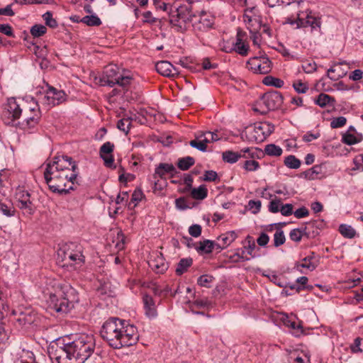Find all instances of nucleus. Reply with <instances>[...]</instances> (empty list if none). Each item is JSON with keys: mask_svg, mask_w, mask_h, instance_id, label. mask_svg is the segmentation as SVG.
Here are the masks:
<instances>
[{"mask_svg": "<svg viewBox=\"0 0 363 363\" xmlns=\"http://www.w3.org/2000/svg\"><path fill=\"white\" fill-rule=\"evenodd\" d=\"M94 348V336L82 333L72 341L67 337L57 339L48 347V354L57 363H84Z\"/></svg>", "mask_w": 363, "mask_h": 363, "instance_id": "f257e3e1", "label": "nucleus"}, {"mask_svg": "<svg viewBox=\"0 0 363 363\" xmlns=\"http://www.w3.org/2000/svg\"><path fill=\"white\" fill-rule=\"evenodd\" d=\"M101 337L113 349L130 347L137 343L139 335L137 328L126 320L110 318L100 330Z\"/></svg>", "mask_w": 363, "mask_h": 363, "instance_id": "f03ea898", "label": "nucleus"}, {"mask_svg": "<svg viewBox=\"0 0 363 363\" xmlns=\"http://www.w3.org/2000/svg\"><path fill=\"white\" fill-rule=\"evenodd\" d=\"M36 94L38 102H35L33 106L29 107L32 116L26 117L21 123L22 128L24 130H31L38 124L40 118L38 103L50 108L62 104L67 97L63 90L57 89L48 83H45V85L40 89L38 88Z\"/></svg>", "mask_w": 363, "mask_h": 363, "instance_id": "7ed1b4c3", "label": "nucleus"}, {"mask_svg": "<svg viewBox=\"0 0 363 363\" xmlns=\"http://www.w3.org/2000/svg\"><path fill=\"white\" fill-rule=\"evenodd\" d=\"M52 282L54 291L48 293V303L57 313H69L79 301L77 291L67 283Z\"/></svg>", "mask_w": 363, "mask_h": 363, "instance_id": "20e7f679", "label": "nucleus"}, {"mask_svg": "<svg viewBox=\"0 0 363 363\" xmlns=\"http://www.w3.org/2000/svg\"><path fill=\"white\" fill-rule=\"evenodd\" d=\"M54 168L49 167L45 168L44 177L49 189L59 195L67 194L71 190H74V182L79 176L78 167H72V172H53Z\"/></svg>", "mask_w": 363, "mask_h": 363, "instance_id": "39448f33", "label": "nucleus"}, {"mask_svg": "<svg viewBox=\"0 0 363 363\" xmlns=\"http://www.w3.org/2000/svg\"><path fill=\"white\" fill-rule=\"evenodd\" d=\"M133 79L130 72L116 65H108L104 67L101 74L95 77V81L101 86L113 87L118 85L127 91Z\"/></svg>", "mask_w": 363, "mask_h": 363, "instance_id": "423d86ee", "label": "nucleus"}, {"mask_svg": "<svg viewBox=\"0 0 363 363\" xmlns=\"http://www.w3.org/2000/svg\"><path fill=\"white\" fill-rule=\"evenodd\" d=\"M57 254V259L64 262L63 267H70L74 270H79L85 263L83 247L77 242L62 244Z\"/></svg>", "mask_w": 363, "mask_h": 363, "instance_id": "0eeeda50", "label": "nucleus"}, {"mask_svg": "<svg viewBox=\"0 0 363 363\" xmlns=\"http://www.w3.org/2000/svg\"><path fill=\"white\" fill-rule=\"evenodd\" d=\"M194 15L190 4L174 6L169 13V23L178 32H184L192 23Z\"/></svg>", "mask_w": 363, "mask_h": 363, "instance_id": "6e6552de", "label": "nucleus"}, {"mask_svg": "<svg viewBox=\"0 0 363 363\" xmlns=\"http://www.w3.org/2000/svg\"><path fill=\"white\" fill-rule=\"evenodd\" d=\"M13 198L16 206L22 211L23 215L31 216L35 212V208L31 200V194L23 185H19L14 189Z\"/></svg>", "mask_w": 363, "mask_h": 363, "instance_id": "1a4fd4ad", "label": "nucleus"}, {"mask_svg": "<svg viewBox=\"0 0 363 363\" xmlns=\"http://www.w3.org/2000/svg\"><path fill=\"white\" fill-rule=\"evenodd\" d=\"M283 101L284 97L280 92L277 91H268L264 94L258 101L259 106H264V108L260 111V112L265 113L269 111L278 109L281 106ZM254 110L259 111L257 108H255Z\"/></svg>", "mask_w": 363, "mask_h": 363, "instance_id": "9d476101", "label": "nucleus"}, {"mask_svg": "<svg viewBox=\"0 0 363 363\" xmlns=\"http://www.w3.org/2000/svg\"><path fill=\"white\" fill-rule=\"evenodd\" d=\"M215 18L213 16L202 13L199 16L194 15L191 26L197 35L208 32L213 28Z\"/></svg>", "mask_w": 363, "mask_h": 363, "instance_id": "9b49d317", "label": "nucleus"}, {"mask_svg": "<svg viewBox=\"0 0 363 363\" xmlns=\"http://www.w3.org/2000/svg\"><path fill=\"white\" fill-rule=\"evenodd\" d=\"M78 167L77 163L72 160L71 157L67 155H56L54 157L52 162H49L47 164L46 168L49 167L54 168L52 170L57 171V172H72V167L73 166Z\"/></svg>", "mask_w": 363, "mask_h": 363, "instance_id": "f8f14e48", "label": "nucleus"}, {"mask_svg": "<svg viewBox=\"0 0 363 363\" xmlns=\"http://www.w3.org/2000/svg\"><path fill=\"white\" fill-rule=\"evenodd\" d=\"M298 21V28L310 27L311 32L320 29L321 19L313 13L311 11H299Z\"/></svg>", "mask_w": 363, "mask_h": 363, "instance_id": "ddd939ff", "label": "nucleus"}, {"mask_svg": "<svg viewBox=\"0 0 363 363\" xmlns=\"http://www.w3.org/2000/svg\"><path fill=\"white\" fill-rule=\"evenodd\" d=\"M272 62L268 57L250 58L247 62L249 69L255 74H266L272 69Z\"/></svg>", "mask_w": 363, "mask_h": 363, "instance_id": "4468645a", "label": "nucleus"}, {"mask_svg": "<svg viewBox=\"0 0 363 363\" xmlns=\"http://www.w3.org/2000/svg\"><path fill=\"white\" fill-rule=\"evenodd\" d=\"M268 128L267 135H270L274 130V126L269 122L259 123L248 128V133L251 140L255 142H262L265 139L264 130Z\"/></svg>", "mask_w": 363, "mask_h": 363, "instance_id": "2eb2a0df", "label": "nucleus"}, {"mask_svg": "<svg viewBox=\"0 0 363 363\" xmlns=\"http://www.w3.org/2000/svg\"><path fill=\"white\" fill-rule=\"evenodd\" d=\"M330 164L327 162L315 164L304 172L305 177L309 180L325 178L330 173L328 172Z\"/></svg>", "mask_w": 363, "mask_h": 363, "instance_id": "dca6fc26", "label": "nucleus"}, {"mask_svg": "<svg viewBox=\"0 0 363 363\" xmlns=\"http://www.w3.org/2000/svg\"><path fill=\"white\" fill-rule=\"evenodd\" d=\"M179 172L175 167L171 163H160L155 169L153 178L155 179V185H157L159 179H164L167 174L171 178L174 177Z\"/></svg>", "mask_w": 363, "mask_h": 363, "instance_id": "f3484780", "label": "nucleus"}, {"mask_svg": "<svg viewBox=\"0 0 363 363\" xmlns=\"http://www.w3.org/2000/svg\"><path fill=\"white\" fill-rule=\"evenodd\" d=\"M22 111L21 105L17 102L15 98L9 99L6 106V111L4 112V116L11 119V121L7 123H9L18 119L21 116Z\"/></svg>", "mask_w": 363, "mask_h": 363, "instance_id": "a211bd4d", "label": "nucleus"}, {"mask_svg": "<svg viewBox=\"0 0 363 363\" xmlns=\"http://www.w3.org/2000/svg\"><path fill=\"white\" fill-rule=\"evenodd\" d=\"M149 266L157 274L164 273L169 268V264L166 262L162 254L156 252L148 262Z\"/></svg>", "mask_w": 363, "mask_h": 363, "instance_id": "6ab92c4d", "label": "nucleus"}, {"mask_svg": "<svg viewBox=\"0 0 363 363\" xmlns=\"http://www.w3.org/2000/svg\"><path fill=\"white\" fill-rule=\"evenodd\" d=\"M238 237V234L235 230L228 231L221 234L217 238L216 242V248L219 250L227 248L232 242H233Z\"/></svg>", "mask_w": 363, "mask_h": 363, "instance_id": "aec40b11", "label": "nucleus"}, {"mask_svg": "<svg viewBox=\"0 0 363 363\" xmlns=\"http://www.w3.org/2000/svg\"><path fill=\"white\" fill-rule=\"evenodd\" d=\"M155 69L158 73L165 77H174L179 74L177 67L168 61H160L156 63Z\"/></svg>", "mask_w": 363, "mask_h": 363, "instance_id": "412c9836", "label": "nucleus"}, {"mask_svg": "<svg viewBox=\"0 0 363 363\" xmlns=\"http://www.w3.org/2000/svg\"><path fill=\"white\" fill-rule=\"evenodd\" d=\"M143 302L144 305L145 314L150 318L157 317V312L155 303L152 297L148 294H144L143 296Z\"/></svg>", "mask_w": 363, "mask_h": 363, "instance_id": "4be33fe9", "label": "nucleus"}, {"mask_svg": "<svg viewBox=\"0 0 363 363\" xmlns=\"http://www.w3.org/2000/svg\"><path fill=\"white\" fill-rule=\"evenodd\" d=\"M281 320L284 325L289 328H291L293 332V335L296 337H298L303 333V329L301 324L296 323L295 320L290 318L288 315H284L281 318Z\"/></svg>", "mask_w": 363, "mask_h": 363, "instance_id": "5701e85b", "label": "nucleus"}, {"mask_svg": "<svg viewBox=\"0 0 363 363\" xmlns=\"http://www.w3.org/2000/svg\"><path fill=\"white\" fill-rule=\"evenodd\" d=\"M250 50L249 45L246 43L245 41H240V40L237 39L235 43H233V47L229 48V50L225 49L226 52H231L235 51L238 54L241 56H247Z\"/></svg>", "mask_w": 363, "mask_h": 363, "instance_id": "b1692460", "label": "nucleus"}, {"mask_svg": "<svg viewBox=\"0 0 363 363\" xmlns=\"http://www.w3.org/2000/svg\"><path fill=\"white\" fill-rule=\"evenodd\" d=\"M314 255L315 253L311 252L310 255L304 257L302 259L301 263H296V268L298 270H301L300 268H306L310 271H313L317 267V264L313 262Z\"/></svg>", "mask_w": 363, "mask_h": 363, "instance_id": "393cba45", "label": "nucleus"}, {"mask_svg": "<svg viewBox=\"0 0 363 363\" xmlns=\"http://www.w3.org/2000/svg\"><path fill=\"white\" fill-rule=\"evenodd\" d=\"M214 248H216V242L211 240H204L195 247L197 252L206 254L212 252Z\"/></svg>", "mask_w": 363, "mask_h": 363, "instance_id": "a878e982", "label": "nucleus"}, {"mask_svg": "<svg viewBox=\"0 0 363 363\" xmlns=\"http://www.w3.org/2000/svg\"><path fill=\"white\" fill-rule=\"evenodd\" d=\"M363 140L362 134L354 135L350 133H345L342 135V142L348 145H352L360 143Z\"/></svg>", "mask_w": 363, "mask_h": 363, "instance_id": "bb28decb", "label": "nucleus"}, {"mask_svg": "<svg viewBox=\"0 0 363 363\" xmlns=\"http://www.w3.org/2000/svg\"><path fill=\"white\" fill-rule=\"evenodd\" d=\"M315 104L318 105L320 107H325L327 105L334 106L335 100L332 96L326 94L321 93L318 96L317 99L315 100Z\"/></svg>", "mask_w": 363, "mask_h": 363, "instance_id": "cd10ccee", "label": "nucleus"}, {"mask_svg": "<svg viewBox=\"0 0 363 363\" xmlns=\"http://www.w3.org/2000/svg\"><path fill=\"white\" fill-rule=\"evenodd\" d=\"M345 75L340 65H335L328 69L327 76L333 81H337Z\"/></svg>", "mask_w": 363, "mask_h": 363, "instance_id": "c85d7f7f", "label": "nucleus"}, {"mask_svg": "<svg viewBox=\"0 0 363 363\" xmlns=\"http://www.w3.org/2000/svg\"><path fill=\"white\" fill-rule=\"evenodd\" d=\"M289 363H310V357L303 352L292 353L290 354Z\"/></svg>", "mask_w": 363, "mask_h": 363, "instance_id": "c756f323", "label": "nucleus"}, {"mask_svg": "<svg viewBox=\"0 0 363 363\" xmlns=\"http://www.w3.org/2000/svg\"><path fill=\"white\" fill-rule=\"evenodd\" d=\"M195 164V160L191 156H186L179 158L177 160V167L182 171L188 170L191 166Z\"/></svg>", "mask_w": 363, "mask_h": 363, "instance_id": "7c9ffc66", "label": "nucleus"}, {"mask_svg": "<svg viewBox=\"0 0 363 363\" xmlns=\"http://www.w3.org/2000/svg\"><path fill=\"white\" fill-rule=\"evenodd\" d=\"M193 259L191 258H182L179 262L175 272L180 276L186 272L189 267L191 266Z\"/></svg>", "mask_w": 363, "mask_h": 363, "instance_id": "2f4dec72", "label": "nucleus"}, {"mask_svg": "<svg viewBox=\"0 0 363 363\" xmlns=\"http://www.w3.org/2000/svg\"><path fill=\"white\" fill-rule=\"evenodd\" d=\"M191 195L194 199L203 200L208 196V189L205 185L202 184L197 188H193Z\"/></svg>", "mask_w": 363, "mask_h": 363, "instance_id": "473e14b6", "label": "nucleus"}, {"mask_svg": "<svg viewBox=\"0 0 363 363\" xmlns=\"http://www.w3.org/2000/svg\"><path fill=\"white\" fill-rule=\"evenodd\" d=\"M35 320L34 315L30 314V312H22L20 313L19 317L16 319V321L20 325L26 326L31 325Z\"/></svg>", "mask_w": 363, "mask_h": 363, "instance_id": "72a5a7b5", "label": "nucleus"}, {"mask_svg": "<svg viewBox=\"0 0 363 363\" xmlns=\"http://www.w3.org/2000/svg\"><path fill=\"white\" fill-rule=\"evenodd\" d=\"M222 158L225 162L234 164L241 158V155L238 154V152L227 150L223 152Z\"/></svg>", "mask_w": 363, "mask_h": 363, "instance_id": "f704fd0d", "label": "nucleus"}, {"mask_svg": "<svg viewBox=\"0 0 363 363\" xmlns=\"http://www.w3.org/2000/svg\"><path fill=\"white\" fill-rule=\"evenodd\" d=\"M262 83L264 85L272 86H274L276 88H281L284 84V82L283 80H281L279 78L274 77L272 76H266L263 79Z\"/></svg>", "mask_w": 363, "mask_h": 363, "instance_id": "c9c22d12", "label": "nucleus"}, {"mask_svg": "<svg viewBox=\"0 0 363 363\" xmlns=\"http://www.w3.org/2000/svg\"><path fill=\"white\" fill-rule=\"evenodd\" d=\"M79 21L89 26H99L101 24V19L95 14L85 16Z\"/></svg>", "mask_w": 363, "mask_h": 363, "instance_id": "e433bc0d", "label": "nucleus"}, {"mask_svg": "<svg viewBox=\"0 0 363 363\" xmlns=\"http://www.w3.org/2000/svg\"><path fill=\"white\" fill-rule=\"evenodd\" d=\"M340 234L347 238H353L356 235L355 230L350 225L341 224L339 226Z\"/></svg>", "mask_w": 363, "mask_h": 363, "instance_id": "4c0bfd02", "label": "nucleus"}, {"mask_svg": "<svg viewBox=\"0 0 363 363\" xmlns=\"http://www.w3.org/2000/svg\"><path fill=\"white\" fill-rule=\"evenodd\" d=\"M283 152L282 149L274 144L267 145L264 147V153L269 156H280Z\"/></svg>", "mask_w": 363, "mask_h": 363, "instance_id": "58836bf2", "label": "nucleus"}, {"mask_svg": "<svg viewBox=\"0 0 363 363\" xmlns=\"http://www.w3.org/2000/svg\"><path fill=\"white\" fill-rule=\"evenodd\" d=\"M131 118H123L118 121L117 128L127 135L131 127Z\"/></svg>", "mask_w": 363, "mask_h": 363, "instance_id": "ea45409f", "label": "nucleus"}, {"mask_svg": "<svg viewBox=\"0 0 363 363\" xmlns=\"http://www.w3.org/2000/svg\"><path fill=\"white\" fill-rule=\"evenodd\" d=\"M284 163L287 167L293 169H296L301 166V161L291 155L285 157Z\"/></svg>", "mask_w": 363, "mask_h": 363, "instance_id": "a19ab883", "label": "nucleus"}, {"mask_svg": "<svg viewBox=\"0 0 363 363\" xmlns=\"http://www.w3.org/2000/svg\"><path fill=\"white\" fill-rule=\"evenodd\" d=\"M30 32L33 38H39L46 33L47 28L42 24H35L30 28Z\"/></svg>", "mask_w": 363, "mask_h": 363, "instance_id": "79ce46f5", "label": "nucleus"}, {"mask_svg": "<svg viewBox=\"0 0 363 363\" xmlns=\"http://www.w3.org/2000/svg\"><path fill=\"white\" fill-rule=\"evenodd\" d=\"M250 159L251 158L246 159L242 167L247 172H255L257 170L260 166L257 161Z\"/></svg>", "mask_w": 363, "mask_h": 363, "instance_id": "37998d69", "label": "nucleus"}, {"mask_svg": "<svg viewBox=\"0 0 363 363\" xmlns=\"http://www.w3.org/2000/svg\"><path fill=\"white\" fill-rule=\"evenodd\" d=\"M264 276L267 277L272 282H273L279 287L286 289L288 286L287 282L284 279H281L275 274H264Z\"/></svg>", "mask_w": 363, "mask_h": 363, "instance_id": "c03bdc74", "label": "nucleus"}, {"mask_svg": "<svg viewBox=\"0 0 363 363\" xmlns=\"http://www.w3.org/2000/svg\"><path fill=\"white\" fill-rule=\"evenodd\" d=\"M189 145L191 147L196 148L202 152L207 151V145L201 141L199 135H196V138L194 140H191L189 142Z\"/></svg>", "mask_w": 363, "mask_h": 363, "instance_id": "a18cd8bd", "label": "nucleus"}, {"mask_svg": "<svg viewBox=\"0 0 363 363\" xmlns=\"http://www.w3.org/2000/svg\"><path fill=\"white\" fill-rule=\"evenodd\" d=\"M246 240L247 241L248 245L247 246L244 247L243 250H245V252H247V253L251 255L252 258L257 257L258 255H256L253 253L255 249L256 248V245L252 238L250 235H247Z\"/></svg>", "mask_w": 363, "mask_h": 363, "instance_id": "49530a36", "label": "nucleus"}, {"mask_svg": "<svg viewBox=\"0 0 363 363\" xmlns=\"http://www.w3.org/2000/svg\"><path fill=\"white\" fill-rule=\"evenodd\" d=\"M293 88L298 94H305L308 89V85L306 82H303L301 80H296L293 83Z\"/></svg>", "mask_w": 363, "mask_h": 363, "instance_id": "de8ad7c7", "label": "nucleus"}, {"mask_svg": "<svg viewBox=\"0 0 363 363\" xmlns=\"http://www.w3.org/2000/svg\"><path fill=\"white\" fill-rule=\"evenodd\" d=\"M286 241V238L284 234V231L281 229H278L274 234V245L275 247H279L282 245Z\"/></svg>", "mask_w": 363, "mask_h": 363, "instance_id": "09e8293b", "label": "nucleus"}, {"mask_svg": "<svg viewBox=\"0 0 363 363\" xmlns=\"http://www.w3.org/2000/svg\"><path fill=\"white\" fill-rule=\"evenodd\" d=\"M305 228H294L291 230L289 238L291 240L298 242L301 240Z\"/></svg>", "mask_w": 363, "mask_h": 363, "instance_id": "8fccbe9b", "label": "nucleus"}, {"mask_svg": "<svg viewBox=\"0 0 363 363\" xmlns=\"http://www.w3.org/2000/svg\"><path fill=\"white\" fill-rule=\"evenodd\" d=\"M43 18L45 21V25L55 28L57 27L58 24L57 21L52 18V13L50 11H47L43 15Z\"/></svg>", "mask_w": 363, "mask_h": 363, "instance_id": "3c124183", "label": "nucleus"}, {"mask_svg": "<svg viewBox=\"0 0 363 363\" xmlns=\"http://www.w3.org/2000/svg\"><path fill=\"white\" fill-rule=\"evenodd\" d=\"M244 255H245V250H242L241 253H240L239 252H237L234 253L233 255H231L229 257V260L233 263H238V262H245V261L250 260V258L245 256Z\"/></svg>", "mask_w": 363, "mask_h": 363, "instance_id": "603ef678", "label": "nucleus"}, {"mask_svg": "<svg viewBox=\"0 0 363 363\" xmlns=\"http://www.w3.org/2000/svg\"><path fill=\"white\" fill-rule=\"evenodd\" d=\"M0 212L7 217H11L14 216L15 208L0 201Z\"/></svg>", "mask_w": 363, "mask_h": 363, "instance_id": "864d4df0", "label": "nucleus"}, {"mask_svg": "<svg viewBox=\"0 0 363 363\" xmlns=\"http://www.w3.org/2000/svg\"><path fill=\"white\" fill-rule=\"evenodd\" d=\"M114 149V144L111 142H106L100 147L99 153L100 157H103L104 155H111Z\"/></svg>", "mask_w": 363, "mask_h": 363, "instance_id": "5fc2aeb1", "label": "nucleus"}, {"mask_svg": "<svg viewBox=\"0 0 363 363\" xmlns=\"http://www.w3.org/2000/svg\"><path fill=\"white\" fill-rule=\"evenodd\" d=\"M347 123V119L344 116L333 118L330 122L332 128H339L343 127Z\"/></svg>", "mask_w": 363, "mask_h": 363, "instance_id": "6e6d98bb", "label": "nucleus"}, {"mask_svg": "<svg viewBox=\"0 0 363 363\" xmlns=\"http://www.w3.org/2000/svg\"><path fill=\"white\" fill-rule=\"evenodd\" d=\"M213 281V277L211 276H209L208 274H203L199 277L197 280V283L201 286L203 287H210V284Z\"/></svg>", "mask_w": 363, "mask_h": 363, "instance_id": "4d7b16f0", "label": "nucleus"}, {"mask_svg": "<svg viewBox=\"0 0 363 363\" xmlns=\"http://www.w3.org/2000/svg\"><path fill=\"white\" fill-rule=\"evenodd\" d=\"M218 179V174L213 170L206 171L203 177V180L205 182H215Z\"/></svg>", "mask_w": 363, "mask_h": 363, "instance_id": "13d9d810", "label": "nucleus"}, {"mask_svg": "<svg viewBox=\"0 0 363 363\" xmlns=\"http://www.w3.org/2000/svg\"><path fill=\"white\" fill-rule=\"evenodd\" d=\"M238 154L241 155V158L249 159L254 158L255 152L252 148L245 147L240 150L238 152Z\"/></svg>", "mask_w": 363, "mask_h": 363, "instance_id": "bf43d9fd", "label": "nucleus"}, {"mask_svg": "<svg viewBox=\"0 0 363 363\" xmlns=\"http://www.w3.org/2000/svg\"><path fill=\"white\" fill-rule=\"evenodd\" d=\"M261 201L259 200H250L248 202V207L253 213H257L260 211Z\"/></svg>", "mask_w": 363, "mask_h": 363, "instance_id": "052dcab7", "label": "nucleus"}, {"mask_svg": "<svg viewBox=\"0 0 363 363\" xmlns=\"http://www.w3.org/2000/svg\"><path fill=\"white\" fill-rule=\"evenodd\" d=\"M0 33L9 36V37H14L13 31L12 27L8 24H1L0 23Z\"/></svg>", "mask_w": 363, "mask_h": 363, "instance_id": "680f3d73", "label": "nucleus"}, {"mask_svg": "<svg viewBox=\"0 0 363 363\" xmlns=\"http://www.w3.org/2000/svg\"><path fill=\"white\" fill-rule=\"evenodd\" d=\"M11 173L8 169L0 170V188L4 186L10 177Z\"/></svg>", "mask_w": 363, "mask_h": 363, "instance_id": "e2e57ef3", "label": "nucleus"}, {"mask_svg": "<svg viewBox=\"0 0 363 363\" xmlns=\"http://www.w3.org/2000/svg\"><path fill=\"white\" fill-rule=\"evenodd\" d=\"M201 226L199 224H194L189 228V233L194 238H198L201 234Z\"/></svg>", "mask_w": 363, "mask_h": 363, "instance_id": "0e129e2a", "label": "nucleus"}, {"mask_svg": "<svg viewBox=\"0 0 363 363\" xmlns=\"http://www.w3.org/2000/svg\"><path fill=\"white\" fill-rule=\"evenodd\" d=\"M354 167H352V171H360L363 172V162H362L361 155L356 156L353 159Z\"/></svg>", "mask_w": 363, "mask_h": 363, "instance_id": "69168bd1", "label": "nucleus"}, {"mask_svg": "<svg viewBox=\"0 0 363 363\" xmlns=\"http://www.w3.org/2000/svg\"><path fill=\"white\" fill-rule=\"evenodd\" d=\"M280 204H281L280 199L272 200L269 204V211L271 213H278L280 210V208H279Z\"/></svg>", "mask_w": 363, "mask_h": 363, "instance_id": "338daca9", "label": "nucleus"}, {"mask_svg": "<svg viewBox=\"0 0 363 363\" xmlns=\"http://www.w3.org/2000/svg\"><path fill=\"white\" fill-rule=\"evenodd\" d=\"M294 215L297 218H302L307 217L309 215V211L306 207L302 206V207L296 209L294 212Z\"/></svg>", "mask_w": 363, "mask_h": 363, "instance_id": "774afa93", "label": "nucleus"}]
</instances>
